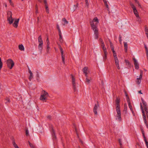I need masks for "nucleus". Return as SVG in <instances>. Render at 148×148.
<instances>
[{
  "mask_svg": "<svg viewBox=\"0 0 148 148\" xmlns=\"http://www.w3.org/2000/svg\"><path fill=\"white\" fill-rule=\"evenodd\" d=\"M120 99L119 97H117L115 100L116 109L117 114L116 117L120 121L121 120L120 106Z\"/></svg>",
  "mask_w": 148,
  "mask_h": 148,
  "instance_id": "1",
  "label": "nucleus"
},
{
  "mask_svg": "<svg viewBox=\"0 0 148 148\" xmlns=\"http://www.w3.org/2000/svg\"><path fill=\"white\" fill-rule=\"evenodd\" d=\"M49 96L48 93L45 90H43L41 91L40 99L43 102H45Z\"/></svg>",
  "mask_w": 148,
  "mask_h": 148,
  "instance_id": "2",
  "label": "nucleus"
},
{
  "mask_svg": "<svg viewBox=\"0 0 148 148\" xmlns=\"http://www.w3.org/2000/svg\"><path fill=\"white\" fill-rule=\"evenodd\" d=\"M12 13L11 11H8L7 12V20L9 23L11 24L13 23L14 19L12 17Z\"/></svg>",
  "mask_w": 148,
  "mask_h": 148,
  "instance_id": "3",
  "label": "nucleus"
},
{
  "mask_svg": "<svg viewBox=\"0 0 148 148\" xmlns=\"http://www.w3.org/2000/svg\"><path fill=\"white\" fill-rule=\"evenodd\" d=\"M38 39L39 43L38 48L40 51H41L43 49V42L41 35L38 37Z\"/></svg>",
  "mask_w": 148,
  "mask_h": 148,
  "instance_id": "4",
  "label": "nucleus"
},
{
  "mask_svg": "<svg viewBox=\"0 0 148 148\" xmlns=\"http://www.w3.org/2000/svg\"><path fill=\"white\" fill-rule=\"evenodd\" d=\"M6 64L8 67L10 69H12L14 65V62L11 59H8L7 60Z\"/></svg>",
  "mask_w": 148,
  "mask_h": 148,
  "instance_id": "5",
  "label": "nucleus"
},
{
  "mask_svg": "<svg viewBox=\"0 0 148 148\" xmlns=\"http://www.w3.org/2000/svg\"><path fill=\"white\" fill-rule=\"evenodd\" d=\"M92 29L94 31L95 38L97 39L98 38V30L97 27H95L93 25L92 26Z\"/></svg>",
  "mask_w": 148,
  "mask_h": 148,
  "instance_id": "6",
  "label": "nucleus"
},
{
  "mask_svg": "<svg viewBox=\"0 0 148 148\" xmlns=\"http://www.w3.org/2000/svg\"><path fill=\"white\" fill-rule=\"evenodd\" d=\"M71 75V76L72 79V83L73 86V89L74 91L75 92L76 90V84L75 83V78L73 76V75L72 74Z\"/></svg>",
  "mask_w": 148,
  "mask_h": 148,
  "instance_id": "7",
  "label": "nucleus"
},
{
  "mask_svg": "<svg viewBox=\"0 0 148 148\" xmlns=\"http://www.w3.org/2000/svg\"><path fill=\"white\" fill-rule=\"evenodd\" d=\"M99 103L98 101H97V103L95 104L93 109V112L95 115L97 114V109L98 108H99Z\"/></svg>",
  "mask_w": 148,
  "mask_h": 148,
  "instance_id": "8",
  "label": "nucleus"
},
{
  "mask_svg": "<svg viewBox=\"0 0 148 148\" xmlns=\"http://www.w3.org/2000/svg\"><path fill=\"white\" fill-rule=\"evenodd\" d=\"M97 22V23H99V20L97 17H95L94 18L93 20L92 21H90V23L92 27V26H93V25L95 27H96L94 24L93 22Z\"/></svg>",
  "mask_w": 148,
  "mask_h": 148,
  "instance_id": "9",
  "label": "nucleus"
},
{
  "mask_svg": "<svg viewBox=\"0 0 148 148\" xmlns=\"http://www.w3.org/2000/svg\"><path fill=\"white\" fill-rule=\"evenodd\" d=\"M51 133L53 137V140H56L57 138L55 135V131L53 129V127L52 126H51Z\"/></svg>",
  "mask_w": 148,
  "mask_h": 148,
  "instance_id": "10",
  "label": "nucleus"
},
{
  "mask_svg": "<svg viewBox=\"0 0 148 148\" xmlns=\"http://www.w3.org/2000/svg\"><path fill=\"white\" fill-rule=\"evenodd\" d=\"M133 60L134 61V64L135 69L137 70L139 68L138 63L135 58H133Z\"/></svg>",
  "mask_w": 148,
  "mask_h": 148,
  "instance_id": "11",
  "label": "nucleus"
},
{
  "mask_svg": "<svg viewBox=\"0 0 148 148\" xmlns=\"http://www.w3.org/2000/svg\"><path fill=\"white\" fill-rule=\"evenodd\" d=\"M46 42H47V50L46 51L47 53H48L49 52V50L50 49V47L49 46V38H47L46 40Z\"/></svg>",
  "mask_w": 148,
  "mask_h": 148,
  "instance_id": "12",
  "label": "nucleus"
},
{
  "mask_svg": "<svg viewBox=\"0 0 148 148\" xmlns=\"http://www.w3.org/2000/svg\"><path fill=\"white\" fill-rule=\"evenodd\" d=\"M45 4V9L46 12L47 13H49V9L48 6L47 4V2L46 0H43Z\"/></svg>",
  "mask_w": 148,
  "mask_h": 148,
  "instance_id": "13",
  "label": "nucleus"
},
{
  "mask_svg": "<svg viewBox=\"0 0 148 148\" xmlns=\"http://www.w3.org/2000/svg\"><path fill=\"white\" fill-rule=\"evenodd\" d=\"M133 12L136 16L137 17L139 18L140 19V17L139 16V15L136 9H133Z\"/></svg>",
  "mask_w": 148,
  "mask_h": 148,
  "instance_id": "14",
  "label": "nucleus"
},
{
  "mask_svg": "<svg viewBox=\"0 0 148 148\" xmlns=\"http://www.w3.org/2000/svg\"><path fill=\"white\" fill-rule=\"evenodd\" d=\"M18 19H17L15 21L14 23L13 24V26L15 28H17L18 26Z\"/></svg>",
  "mask_w": 148,
  "mask_h": 148,
  "instance_id": "15",
  "label": "nucleus"
},
{
  "mask_svg": "<svg viewBox=\"0 0 148 148\" xmlns=\"http://www.w3.org/2000/svg\"><path fill=\"white\" fill-rule=\"evenodd\" d=\"M124 49L125 51V53H127V51L128 47H127V42H124Z\"/></svg>",
  "mask_w": 148,
  "mask_h": 148,
  "instance_id": "16",
  "label": "nucleus"
},
{
  "mask_svg": "<svg viewBox=\"0 0 148 148\" xmlns=\"http://www.w3.org/2000/svg\"><path fill=\"white\" fill-rule=\"evenodd\" d=\"M29 73L30 75V76H29V79L30 81H31V80L32 79L33 77V74H32V71L29 69Z\"/></svg>",
  "mask_w": 148,
  "mask_h": 148,
  "instance_id": "17",
  "label": "nucleus"
},
{
  "mask_svg": "<svg viewBox=\"0 0 148 148\" xmlns=\"http://www.w3.org/2000/svg\"><path fill=\"white\" fill-rule=\"evenodd\" d=\"M19 50L22 51H24V47L22 44L19 45Z\"/></svg>",
  "mask_w": 148,
  "mask_h": 148,
  "instance_id": "18",
  "label": "nucleus"
},
{
  "mask_svg": "<svg viewBox=\"0 0 148 148\" xmlns=\"http://www.w3.org/2000/svg\"><path fill=\"white\" fill-rule=\"evenodd\" d=\"M143 75V71L142 70H140V75L139 78H138L137 79H141L142 78Z\"/></svg>",
  "mask_w": 148,
  "mask_h": 148,
  "instance_id": "19",
  "label": "nucleus"
},
{
  "mask_svg": "<svg viewBox=\"0 0 148 148\" xmlns=\"http://www.w3.org/2000/svg\"><path fill=\"white\" fill-rule=\"evenodd\" d=\"M88 68L87 67H84L82 69V71L84 73H87Z\"/></svg>",
  "mask_w": 148,
  "mask_h": 148,
  "instance_id": "20",
  "label": "nucleus"
},
{
  "mask_svg": "<svg viewBox=\"0 0 148 148\" xmlns=\"http://www.w3.org/2000/svg\"><path fill=\"white\" fill-rule=\"evenodd\" d=\"M62 21L64 22L63 25H65L66 24H67L68 23V21H67L65 18H63L62 20Z\"/></svg>",
  "mask_w": 148,
  "mask_h": 148,
  "instance_id": "21",
  "label": "nucleus"
},
{
  "mask_svg": "<svg viewBox=\"0 0 148 148\" xmlns=\"http://www.w3.org/2000/svg\"><path fill=\"white\" fill-rule=\"evenodd\" d=\"M61 57L62 60V61L63 63L64 64H65V58L64 57V55H63V53L61 54Z\"/></svg>",
  "mask_w": 148,
  "mask_h": 148,
  "instance_id": "22",
  "label": "nucleus"
},
{
  "mask_svg": "<svg viewBox=\"0 0 148 148\" xmlns=\"http://www.w3.org/2000/svg\"><path fill=\"white\" fill-rule=\"evenodd\" d=\"M59 40L60 41V42H63V40L62 39V36L61 33L59 34Z\"/></svg>",
  "mask_w": 148,
  "mask_h": 148,
  "instance_id": "23",
  "label": "nucleus"
},
{
  "mask_svg": "<svg viewBox=\"0 0 148 148\" xmlns=\"http://www.w3.org/2000/svg\"><path fill=\"white\" fill-rule=\"evenodd\" d=\"M128 105L129 107V108H130V110L132 111V113H133L134 112L133 111V110L132 108V107L131 105V103H128Z\"/></svg>",
  "mask_w": 148,
  "mask_h": 148,
  "instance_id": "24",
  "label": "nucleus"
},
{
  "mask_svg": "<svg viewBox=\"0 0 148 148\" xmlns=\"http://www.w3.org/2000/svg\"><path fill=\"white\" fill-rule=\"evenodd\" d=\"M12 144L15 148H18V146L16 144L14 141L13 140Z\"/></svg>",
  "mask_w": 148,
  "mask_h": 148,
  "instance_id": "25",
  "label": "nucleus"
},
{
  "mask_svg": "<svg viewBox=\"0 0 148 148\" xmlns=\"http://www.w3.org/2000/svg\"><path fill=\"white\" fill-rule=\"evenodd\" d=\"M35 10H36V12L35 13L36 14H37L38 13V5L37 4H36L35 5Z\"/></svg>",
  "mask_w": 148,
  "mask_h": 148,
  "instance_id": "26",
  "label": "nucleus"
},
{
  "mask_svg": "<svg viewBox=\"0 0 148 148\" xmlns=\"http://www.w3.org/2000/svg\"><path fill=\"white\" fill-rule=\"evenodd\" d=\"M107 54H104V55L103 56V58L104 61H105L107 60Z\"/></svg>",
  "mask_w": 148,
  "mask_h": 148,
  "instance_id": "27",
  "label": "nucleus"
},
{
  "mask_svg": "<svg viewBox=\"0 0 148 148\" xmlns=\"http://www.w3.org/2000/svg\"><path fill=\"white\" fill-rule=\"evenodd\" d=\"M110 45L111 48V50H112V52L114 53V52L115 51L114 50V47L112 45L111 43H110Z\"/></svg>",
  "mask_w": 148,
  "mask_h": 148,
  "instance_id": "28",
  "label": "nucleus"
},
{
  "mask_svg": "<svg viewBox=\"0 0 148 148\" xmlns=\"http://www.w3.org/2000/svg\"><path fill=\"white\" fill-rule=\"evenodd\" d=\"M114 61L116 65L119 64V62L118 58H114Z\"/></svg>",
  "mask_w": 148,
  "mask_h": 148,
  "instance_id": "29",
  "label": "nucleus"
},
{
  "mask_svg": "<svg viewBox=\"0 0 148 148\" xmlns=\"http://www.w3.org/2000/svg\"><path fill=\"white\" fill-rule=\"evenodd\" d=\"M103 0L104 3V4H105V5L106 6V7L107 8H108V5L107 1L106 0Z\"/></svg>",
  "mask_w": 148,
  "mask_h": 148,
  "instance_id": "30",
  "label": "nucleus"
},
{
  "mask_svg": "<svg viewBox=\"0 0 148 148\" xmlns=\"http://www.w3.org/2000/svg\"><path fill=\"white\" fill-rule=\"evenodd\" d=\"M125 61L127 65H131V64L128 60H125Z\"/></svg>",
  "mask_w": 148,
  "mask_h": 148,
  "instance_id": "31",
  "label": "nucleus"
},
{
  "mask_svg": "<svg viewBox=\"0 0 148 148\" xmlns=\"http://www.w3.org/2000/svg\"><path fill=\"white\" fill-rule=\"evenodd\" d=\"M140 129L141 130V131L142 133H144V131L143 129V128L142 125H140Z\"/></svg>",
  "mask_w": 148,
  "mask_h": 148,
  "instance_id": "32",
  "label": "nucleus"
},
{
  "mask_svg": "<svg viewBox=\"0 0 148 148\" xmlns=\"http://www.w3.org/2000/svg\"><path fill=\"white\" fill-rule=\"evenodd\" d=\"M130 5L131 7L132 8L133 10V9H136V7H135L134 5V4L132 3H130Z\"/></svg>",
  "mask_w": 148,
  "mask_h": 148,
  "instance_id": "33",
  "label": "nucleus"
},
{
  "mask_svg": "<svg viewBox=\"0 0 148 148\" xmlns=\"http://www.w3.org/2000/svg\"><path fill=\"white\" fill-rule=\"evenodd\" d=\"M3 66V63L1 61V58L0 57V70L1 69Z\"/></svg>",
  "mask_w": 148,
  "mask_h": 148,
  "instance_id": "34",
  "label": "nucleus"
},
{
  "mask_svg": "<svg viewBox=\"0 0 148 148\" xmlns=\"http://www.w3.org/2000/svg\"><path fill=\"white\" fill-rule=\"evenodd\" d=\"M57 29L58 31L59 34H60V33H61V30H60V29L59 27V25L58 24H57Z\"/></svg>",
  "mask_w": 148,
  "mask_h": 148,
  "instance_id": "35",
  "label": "nucleus"
},
{
  "mask_svg": "<svg viewBox=\"0 0 148 148\" xmlns=\"http://www.w3.org/2000/svg\"><path fill=\"white\" fill-rule=\"evenodd\" d=\"M144 47L146 51V53H148V49L147 48V47L145 43L144 44Z\"/></svg>",
  "mask_w": 148,
  "mask_h": 148,
  "instance_id": "36",
  "label": "nucleus"
},
{
  "mask_svg": "<svg viewBox=\"0 0 148 148\" xmlns=\"http://www.w3.org/2000/svg\"><path fill=\"white\" fill-rule=\"evenodd\" d=\"M124 111H125L126 112L127 111V106L126 104H124Z\"/></svg>",
  "mask_w": 148,
  "mask_h": 148,
  "instance_id": "37",
  "label": "nucleus"
},
{
  "mask_svg": "<svg viewBox=\"0 0 148 148\" xmlns=\"http://www.w3.org/2000/svg\"><path fill=\"white\" fill-rule=\"evenodd\" d=\"M145 31L146 32V33H148V28L147 25H145Z\"/></svg>",
  "mask_w": 148,
  "mask_h": 148,
  "instance_id": "38",
  "label": "nucleus"
},
{
  "mask_svg": "<svg viewBox=\"0 0 148 148\" xmlns=\"http://www.w3.org/2000/svg\"><path fill=\"white\" fill-rule=\"evenodd\" d=\"M90 79H89L88 78H86V82L87 84H89L90 83Z\"/></svg>",
  "mask_w": 148,
  "mask_h": 148,
  "instance_id": "39",
  "label": "nucleus"
},
{
  "mask_svg": "<svg viewBox=\"0 0 148 148\" xmlns=\"http://www.w3.org/2000/svg\"><path fill=\"white\" fill-rule=\"evenodd\" d=\"M143 106L145 111H146L148 110L147 104L143 105Z\"/></svg>",
  "mask_w": 148,
  "mask_h": 148,
  "instance_id": "40",
  "label": "nucleus"
},
{
  "mask_svg": "<svg viewBox=\"0 0 148 148\" xmlns=\"http://www.w3.org/2000/svg\"><path fill=\"white\" fill-rule=\"evenodd\" d=\"M122 36H121L120 34L119 35V41L120 42V43H121V41H122Z\"/></svg>",
  "mask_w": 148,
  "mask_h": 148,
  "instance_id": "41",
  "label": "nucleus"
},
{
  "mask_svg": "<svg viewBox=\"0 0 148 148\" xmlns=\"http://www.w3.org/2000/svg\"><path fill=\"white\" fill-rule=\"evenodd\" d=\"M141 111L142 112V113H143V118L146 117V116L145 114V112L144 111L143 109L141 110Z\"/></svg>",
  "mask_w": 148,
  "mask_h": 148,
  "instance_id": "42",
  "label": "nucleus"
},
{
  "mask_svg": "<svg viewBox=\"0 0 148 148\" xmlns=\"http://www.w3.org/2000/svg\"><path fill=\"white\" fill-rule=\"evenodd\" d=\"M101 46L102 48V49H104L105 48H106L105 47V45L104 43L101 44Z\"/></svg>",
  "mask_w": 148,
  "mask_h": 148,
  "instance_id": "43",
  "label": "nucleus"
},
{
  "mask_svg": "<svg viewBox=\"0 0 148 148\" xmlns=\"http://www.w3.org/2000/svg\"><path fill=\"white\" fill-rule=\"evenodd\" d=\"M126 99H127V101L128 103H131L130 100V98L129 97H126Z\"/></svg>",
  "mask_w": 148,
  "mask_h": 148,
  "instance_id": "44",
  "label": "nucleus"
},
{
  "mask_svg": "<svg viewBox=\"0 0 148 148\" xmlns=\"http://www.w3.org/2000/svg\"><path fill=\"white\" fill-rule=\"evenodd\" d=\"M143 120L144 121V123L146 125V124H147V122L146 120V117H145L144 118H143Z\"/></svg>",
  "mask_w": 148,
  "mask_h": 148,
  "instance_id": "45",
  "label": "nucleus"
},
{
  "mask_svg": "<svg viewBox=\"0 0 148 148\" xmlns=\"http://www.w3.org/2000/svg\"><path fill=\"white\" fill-rule=\"evenodd\" d=\"M113 56H114V58H117V55H116V54L115 51L114 52V53L113 52Z\"/></svg>",
  "mask_w": 148,
  "mask_h": 148,
  "instance_id": "46",
  "label": "nucleus"
},
{
  "mask_svg": "<svg viewBox=\"0 0 148 148\" xmlns=\"http://www.w3.org/2000/svg\"><path fill=\"white\" fill-rule=\"evenodd\" d=\"M141 79H137V81H136L137 84H140L141 82Z\"/></svg>",
  "mask_w": 148,
  "mask_h": 148,
  "instance_id": "47",
  "label": "nucleus"
},
{
  "mask_svg": "<svg viewBox=\"0 0 148 148\" xmlns=\"http://www.w3.org/2000/svg\"><path fill=\"white\" fill-rule=\"evenodd\" d=\"M29 146L31 148H36V146L32 144H30Z\"/></svg>",
  "mask_w": 148,
  "mask_h": 148,
  "instance_id": "48",
  "label": "nucleus"
},
{
  "mask_svg": "<svg viewBox=\"0 0 148 148\" xmlns=\"http://www.w3.org/2000/svg\"><path fill=\"white\" fill-rule=\"evenodd\" d=\"M103 50L104 54H108L106 48L103 49Z\"/></svg>",
  "mask_w": 148,
  "mask_h": 148,
  "instance_id": "49",
  "label": "nucleus"
},
{
  "mask_svg": "<svg viewBox=\"0 0 148 148\" xmlns=\"http://www.w3.org/2000/svg\"><path fill=\"white\" fill-rule=\"evenodd\" d=\"M141 100L143 105L147 104L146 102L143 99H142Z\"/></svg>",
  "mask_w": 148,
  "mask_h": 148,
  "instance_id": "50",
  "label": "nucleus"
},
{
  "mask_svg": "<svg viewBox=\"0 0 148 148\" xmlns=\"http://www.w3.org/2000/svg\"><path fill=\"white\" fill-rule=\"evenodd\" d=\"M136 146L137 148L138 147V148H141V146H140L139 144L138 143H136Z\"/></svg>",
  "mask_w": 148,
  "mask_h": 148,
  "instance_id": "51",
  "label": "nucleus"
},
{
  "mask_svg": "<svg viewBox=\"0 0 148 148\" xmlns=\"http://www.w3.org/2000/svg\"><path fill=\"white\" fill-rule=\"evenodd\" d=\"M26 135L27 136L29 135V131L27 129H26L25 130Z\"/></svg>",
  "mask_w": 148,
  "mask_h": 148,
  "instance_id": "52",
  "label": "nucleus"
},
{
  "mask_svg": "<svg viewBox=\"0 0 148 148\" xmlns=\"http://www.w3.org/2000/svg\"><path fill=\"white\" fill-rule=\"evenodd\" d=\"M10 5L12 6H14V4L12 1V0H9Z\"/></svg>",
  "mask_w": 148,
  "mask_h": 148,
  "instance_id": "53",
  "label": "nucleus"
},
{
  "mask_svg": "<svg viewBox=\"0 0 148 148\" xmlns=\"http://www.w3.org/2000/svg\"><path fill=\"white\" fill-rule=\"evenodd\" d=\"M142 134H143V138H144V140H147V139H146V137H145V132L144 133H142Z\"/></svg>",
  "mask_w": 148,
  "mask_h": 148,
  "instance_id": "54",
  "label": "nucleus"
},
{
  "mask_svg": "<svg viewBox=\"0 0 148 148\" xmlns=\"http://www.w3.org/2000/svg\"><path fill=\"white\" fill-rule=\"evenodd\" d=\"M144 141L145 142L146 145L147 147V148H148V142H147V140Z\"/></svg>",
  "mask_w": 148,
  "mask_h": 148,
  "instance_id": "55",
  "label": "nucleus"
},
{
  "mask_svg": "<svg viewBox=\"0 0 148 148\" xmlns=\"http://www.w3.org/2000/svg\"><path fill=\"white\" fill-rule=\"evenodd\" d=\"M5 100L7 101V102H6V103H7V102L9 103L10 102V99L9 98L7 97L5 99Z\"/></svg>",
  "mask_w": 148,
  "mask_h": 148,
  "instance_id": "56",
  "label": "nucleus"
},
{
  "mask_svg": "<svg viewBox=\"0 0 148 148\" xmlns=\"http://www.w3.org/2000/svg\"><path fill=\"white\" fill-rule=\"evenodd\" d=\"M86 2V5L87 6H88L89 5V3L88 0H85Z\"/></svg>",
  "mask_w": 148,
  "mask_h": 148,
  "instance_id": "57",
  "label": "nucleus"
},
{
  "mask_svg": "<svg viewBox=\"0 0 148 148\" xmlns=\"http://www.w3.org/2000/svg\"><path fill=\"white\" fill-rule=\"evenodd\" d=\"M99 40L100 42H101V44H103V43H104V42H103V41L102 38H100L99 39Z\"/></svg>",
  "mask_w": 148,
  "mask_h": 148,
  "instance_id": "58",
  "label": "nucleus"
},
{
  "mask_svg": "<svg viewBox=\"0 0 148 148\" xmlns=\"http://www.w3.org/2000/svg\"><path fill=\"white\" fill-rule=\"evenodd\" d=\"M119 142L120 146H122V144L121 143V139H119Z\"/></svg>",
  "mask_w": 148,
  "mask_h": 148,
  "instance_id": "59",
  "label": "nucleus"
},
{
  "mask_svg": "<svg viewBox=\"0 0 148 148\" xmlns=\"http://www.w3.org/2000/svg\"><path fill=\"white\" fill-rule=\"evenodd\" d=\"M47 118L48 119H49L50 120H51V116L50 115H49L47 116Z\"/></svg>",
  "mask_w": 148,
  "mask_h": 148,
  "instance_id": "60",
  "label": "nucleus"
},
{
  "mask_svg": "<svg viewBox=\"0 0 148 148\" xmlns=\"http://www.w3.org/2000/svg\"><path fill=\"white\" fill-rule=\"evenodd\" d=\"M20 95H19V97H20V98H19V101L20 100V99H21V101L23 102V101L22 100V97L21 96H20Z\"/></svg>",
  "mask_w": 148,
  "mask_h": 148,
  "instance_id": "61",
  "label": "nucleus"
},
{
  "mask_svg": "<svg viewBox=\"0 0 148 148\" xmlns=\"http://www.w3.org/2000/svg\"><path fill=\"white\" fill-rule=\"evenodd\" d=\"M116 65V66H117V68L118 69H120V67H119V64Z\"/></svg>",
  "mask_w": 148,
  "mask_h": 148,
  "instance_id": "62",
  "label": "nucleus"
},
{
  "mask_svg": "<svg viewBox=\"0 0 148 148\" xmlns=\"http://www.w3.org/2000/svg\"><path fill=\"white\" fill-rule=\"evenodd\" d=\"M60 52L63 51L62 49V48L61 47V46H60Z\"/></svg>",
  "mask_w": 148,
  "mask_h": 148,
  "instance_id": "63",
  "label": "nucleus"
},
{
  "mask_svg": "<svg viewBox=\"0 0 148 148\" xmlns=\"http://www.w3.org/2000/svg\"><path fill=\"white\" fill-rule=\"evenodd\" d=\"M125 96H126V97H129L128 96V95L127 94V92L126 91L125 92Z\"/></svg>",
  "mask_w": 148,
  "mask_h": 148,
  "instance_id": "64",
  "label": "nucleus"
}]
</instances>
